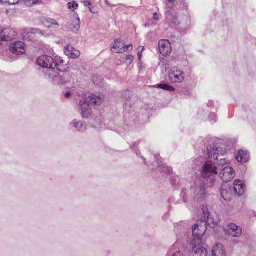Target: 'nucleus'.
Segmentation results:
<instances>
[{"mask_svg": "<svg viewBox=\"0 0 256 256\" xmlns=\"http://www.w3.org/2000/svg\"><path fill=\"white\" fill-rule=\"evenodd\" d=\"M208 160L204 163L202 168V176L206 179V184L208 186L214 185L215 182V176L220 170L219 176L222 182L228 183L230 182L234 177V170L228 166H224L220 159V162L218 160L219 156V148L214 145L210 146L207 148Z\"/></svg>", "mask_w": 256, "mask_h": 256, "instance_id": "f257e3e1", "label": "nucleus"}, {"mask_svg": "<svg viewBox=\"0 0 256 256\" xmlns=\"http://www.w3.org/2000/svg\"><path fill=\"white\" fill-rule=\"evenodd\" d=\"M198 214L200 217V220L197 222V224L193 226L192 232L193 236L200 240L206 231L208 226L213 228L217 226L219 222L218 219H214L210 215L208 207L206 206H204L198 210Z\"/></svg>", "mask_w": 256, "mask_h": 256, "instance_id": "f03ea898", "label": "nucleus"}, {"mask_svg": "<svg viewBox=\"0 0 256 256\" xmlns=\"http://www.w3.org/2000/svg\"><path fill=\"white\" fill-rule=\"evenodd\" d=\"M205 182L198 180L192 186L190 196H187V190L183 188L180 196L185 203L188 202L189 197L195 202H202L206 198Z\"/></svg>", "mask_w": 256, "mask_h": 256, "instance_id": "7ed1b4c3", "label": "nucleus"}, {"mask_svg": "<svg viewBox=\"0 0 256 256\" xmlns=\"http://www.w3.org/2000/svg\"><path fill=\"white\" fill-rule=\"evenodd\" d=\"M36 63L39 66L46 69L44 72L46 76L48 75L50 69L56 68L57 70L62 71L68 68L66 64H64V61L58 56L53 58L48 55L41 56L38 58Z\"/></svg>", "mask_w": 256, "mask_h": 256, "instance_id": "20e7f679", "label": "nucleus"}, {"mask_svg": "<svg viewBox=\"0 0 256 256\" xmlns=\"http://www.w3.org/2000/svg\"><path fill=\"white\" fill-rule=\"evenodd\" d=\"M104 102L103 96H96L92 94L86 100L80 101L78 111L83 118H88L92 112L90 104L98 106Z\"/></svg>", "mask_w": 256, "mask_h": 256, "instance_id": "39448f33", "label": "nucleus"}, {"mask_svg": "<svg viewBox=\"0 0 256 256\" xmlns=\"http://www.w3.org/2000/svg\"><path fill=\"white\" fill-rule=\"evenodd\" d=\"M65 70H58L57 68L50 69L48 72V75L46 76L52 82L56 84H63L68 80V74L64 72Z\"/></svg>", "mask_w": 256, "mask_h": 256, "instance_id": "423d86ee", "label": "nucleus"}, {"mask_svg": "<svg viewBox=\"0 0 256 256\" xmlns=\"http://www.w3.org/2000/svg\"><path fill=\"white\" fill-rule=\"evenodd\" d=\"M36 34H39L46 37L48 34L38 28L31 30H24L22 32V36L24 40L32 42L35 38Z\"/></svg>", "mask_w": 256, "mask_h": 256, "instance_id": "0eeeda50", "label": "nucleus"}, {"mask_svg": "<svg viewBox=\"0 0 256 256\" xmlns=\"http://www.w3.org/2000/svg\"><path fill=\"white\" fill-rule=\"evenodd\" d=\"M16 36V32L12 28L0 30V42L10 41L14 40Z\"/></svg>", "mask_w": 256, "mask_h": 256, "instance_id": "6e6552de", "label": "nucleus"}, {"mask_svg": "<svg viewBox=\"0 0 256 256\" xmlns=\"http://www.w3.org/2000/svg\"><path fill=\"white\" fill-rule=\"evenodd\" d=\"M226 235L234 238H238L242 235V228L233 223H230L227 226L226 228L224 230Z\"/></svg>", "mask_w": 256, "mask_h": 256, "instance_id": "1a4fd4ad", "label": "nucleus"}, {"mask_svg": "<svg viewBox=\"0 0 256 256\" xmlns=\"http://www.w3.org/2000/svg\"><path fill=\"white\" fill-rule=\"evenodd\" d=\"M158 48L160 53L166 56L169 54L172 51L171 44L168 40H162L158 42Z\"/></svg>", "mask_w": 256, "mask_h": 256, "instance_id": "9d476101", "label": "nucleus"}, {"mask_svg": "<svg viewBox=\"0 0 256 256\" xmlns=\"http://www.w3.org/2000/svg\"><path fill=\"white\" fill-rule=\"evenodd\" d=\"M169 78L174 83L182 82L184 80V72L180 70H176L169 74Z\"/></svg>", "mask_w": 256, "mask_h": 256, "instance_id": "9b49d317", "label": "nucleus"}, {"mask_svg": "<svg viewBox=\"0 0 256 256\" xmlns=\"http://www.w3.org/2000/svg\"><path fill=\"white\" fill-rule=\"evenodd\" d=\"M10 51L16 54H22L25 52L24 44V42L18 41L11 45Z\"/></svg>", "mask_w": 256, "mask_h": 256, "instance_id": "f8f14e48", "label": "nucleus"}, {"mask_svg": "<svg viewBox=\"0 0 256 256\" xmlns=\"http://www.w3.org/2000/svg\"><path fill=\"white\" fill-rule=\"evenodd\" d=\"M64 52L70 58H76L80 56V52L70 45H68L64 48Z\"/></svg>", "mask_w": 256, "mask_h": 256, "instance_id": "ddd939ff", "label": "nucleus"}, {"mask_svg": "<svg viewBox=\"0 0 256 256\" xmlns=\"http://www.w3.org/2000/svg\"><path fill=\"white\" fill-rule=\"evenodd\" d=\"M207 250L201 245H195L191 252V256H207Z\"/></svg>", "mask_w": 256, "mask_h": 256, "instance_id": "4468645a", "label": "nucleus"}, {"mask_svg": "<svg viewBox=\"0 0 256 256\" xmlns=\"http://www.w3.org/2000/svg\"><path fill=\"white\" fill-rule=\"evenodd\" d=\"M232 190V188L228 187V184H223L220 190V192L224 200H228L230 198Z\"/></svg>", "mask_w": 256, "mask_h": 256, "instance_id": "2eb2a0df", "label": "nucleus"}, {"mask_svg": "<svg viewBox=\"0 0 256 256\" xmlns=\"http://www.w3.org/2000/svg\"><path fill=\"white\" fill-rule=\"evenodd\" d=\"M236 158L238 162H247L250 159L249 152L247 150H240L238 152Z\"/></svg>", "mask_w": 256, "mask_h": 256, "instance_id": "dca6fc26", "label": "nucleus"}, {"mask_svg": "<svg viewBox=\"0 0 256 256\" xmlns=\"http://www.w3.org/2000/svg\"><path fill=\"white\" fill-rule=\"evenodd\" d=\"M154 157H155L156 160L158 162V166L159 171L160 172L164 174H170L171 172H172V169L171 168L168 166H165L164 164L159 166V164H160L162 162H160V155L156 154L154 156Z\"/></svg>", "mask_w": 256, "mask_h": 256, "instance_id": "f3484780", "label": "nucleus"}, {"mask_svg": "<svg viewBox=\"0 0 256 256\" xmlns=\"http://www.w3.org/2000/svg\"><path fill=\"white\" fill-rule=\"evenodd\" d=\"M212 254L213 256H226V252L223 245L218 244L214 247Z\"/></svg>", "mask_w": 256, "mask_h": 256, "instance_id": "a211bd4d", "label": "nucleus"}, {"mask_svg": "<svg viewBox=\"0 0 256 256\" xmlns=\"http://www.w3.org/2000/svg\"><path fill=\"white\" fill-rule=\"evenodd\" d=\"M70 124L73 125L77 131L84 132L87 127L86 123L82 120H74L72 121Z\"/></svg>", "mask_w": 256, "mask_h": 256, "instance_id": "6ab92c4d", "label": "nucleus"}, {"mask_svg": "<svg viewBox=\"0 0 256 256\" xmlns=\"http://www.w3.org/2000/svg\"><path fill=\"white\" fill-rule=\"evenodd\" d=\"M233 189L238 196H242L244 192V186L242 181L240 180H234Z\"/></svg>", "mask_w": 256, "mask_h": 256, "instance_id": "aec40b11", "label": "nucleus"}, {"mask_svg": "<svg viewBox=\"0 0 256 256\" xmlns=\"http://www.w3.org/2000/svg\"><path fill=\"white\" fill-rule=\"evenodd\" d=\"M80 22L78 16H74L69 28L72 32L76 33L80 29Z\"/></svg>", "mask_w": 256, "mask_h": 256, "instance_id": "412c9836", "label": "nucleus"}, {"mask_svg": "<svg viewBox=\"0 0 256 256\" xmlns=\"http://www.w3.org/2000/svg\"><path fill=\"white\" fill-rule=\"evenodd\" d=\"M159 66H160L162 72H166L170 67L168 61L164 58L160 59L159 62Z\"/></svg>", "mask_w": 256, "mask_h": 256, "instance_id": "4be33fe9", "label": "nucleus"}, {"mask_svg": "<svg viewBox=\"0 0 256 256\" xmlns=\"http://www.w3.org/2000/svg\"><path fill=\"white\" fill-rule=\"evenodd\" d=\"M44 24L48 28H57L59 26L57 22L54 19L51 18H47Z\"/></svg>", "mask_w": 256, "mask_h": 256, "instance_id": "5701e85b", "label": "nucleus"}, {"mask_svg": "<svg viewBox=\"0 0 256 256\" xmlns=\"http://www.w3.org/2000/svg\"><path fill=\"white\" fill-rule=\"evenodd\" d=\"M156 88H162L164 90H166L170 92H174L175 90V88L173 86L166 84H158L156 86Z\"/></svg>", "mask_w": 256, "mask_h": 256, "instance_id": "b1692460", "label": "nucleus"}, {"mask_svg": "<svg viewBox=\"0 0 256 256\" xmlns=\"http://www.w3.org/2000/svg\"><path fill=\"white\" fill-rule=\"evenodd\" d=\"M124 44L120 39H117L115 40V44L113 46V48L114 49L116 52L120 53L119 50H121L120 48L122 47Z\"/></svg>", "mask_w": 256, "mask_h": 256, "instance_id": "393cba45", "label": "nucleus"}, {"mask_svg": "<svg viewBox=\"0 0 256 256\" xmlns=\"http://www.w3.org/2000/svg\"><path fill=\"white\" fill-rule=\"evenodd\" d=\"M173 9L172 7L167 6L166 10L165 12L166 20H172V17L173 15Z\"/></svg>", "mask_w": 256, "mask_h": 256, "instance_id": "a878e982", "label": "nucleus"}, {"mask_svg": "<svg viewBox=\"0 0 256 256\" xmlns=\"http://www.w3.org/2000/svg\"><path fill=\"white\" fill-rule=\"evenodd\" d=\"M132 94V92L130 90H126L122 94V98L126 102H128L130 100Z\"/></svg>", "mask_w": 256, "mask_h": 256, "instance_id": "bb28decb", "label": "nucleus"}, {"mask_svg": "<svg viewBox=\"0 0 256 256\" xmlns=\"http://www.w3.org/2000/svg\"><path fill=\"white\" fill-rule=\"evenodd\" d=\"M166 22L169 23L171 26H177L179 24L176 15L172 16V20H166Z\"/></svg>", "mask_w": 256, "mask_h": 256, "instance_id": "cd10ccee", "label": "nucleus"}, {"mask_svg": "<svg viewBox=\"0 0 256 256\" xmlns=\"http://www.w3.org/2000/svg\"><path fill=\"white\" fill-rule=\"evenodd\" d=\"M24 4L29 6H31L34 4H40L42 0H24Z\"/></svg>", "mask_w": 256, "mask_h": 256, "instance_id": "c85d7f7f", "label": "nucleus"}, {"mask_svg": "<svg viewBox=\"0 0 256 256\" xmlns=\"http://www.w3.org/2000/svg\"><path fill=\"white\" fill-rule=\"evenodd\" d=\"M133 46L132 44H129L126 46H122L120 48L121 50H120V53H122L124 52H126L128 50H132Z\"/></svg>", "mask_w": 256, "mask_h": 256, "instance_id": "c756f323", "label": "nucleus"}, {"mask_svg": "<svg viewBox=\"0 0 256 256\" xmlns=\"http://www.w3.org/2000/svg\"><path fill=\"white\" fill-rule=\"evenodd\" d=\"M67 6L68 9H72V8L76 9L78 7V4L75 1H72V2H69Z\"/></svg>", "mask_w": 256, "mask_h": 256, "instance_id": "7c9ffc66", "label": "nucleus"}, {"mask_svg": "<svg viewBox=\"0 0 256 256\" xmlns=\"http://www.w3.org/2000/svg\"><path fill=\"white\" fill-rule=\"evenodd\" d=\"M180 178L178 176H175L174 178L171 180V183L176 188L179 184Z\"/></svg>", "mask_w": 256, "mask_h": 256, "instance_id": "2f4dec72", "label": "nucleus"}, {"mask_svg": "<svg viewBox=\"0 0 256 256\" xmlns=\"http://www.w3.org/2000/svg\"><path fill=\"white\" fill-rule=\"evenodd\" d=\"M210 120L211 123H215L217 120V117L214 113H211L209 116Z\"/></svg>", "mask_w": 256, "mask_h": 256, "instance_id": "473e14b6", "label": "nucleus"}, {"mask_svg": "<svg viewBox=\"0 0 256 256\" xmlns=\"http://www.w3.org/2000/svg\"><path fill=\"white\" fill-rule=\"evenodd\" d=\"M126 60H128V62L129 64H130L133 62L134 57L132 55L130 54V55H128L126 56Z\"/></svg>", "mask_w": 256, "mask_h": 256, "instance_id": "72a5a7b5", "label": "nucleus"}, {"mask_svg": "<svg viewBox=\"0 0 256 256\" xmlns=\"http://www.w3.org/2000/svg\"><path fill=\"white\" fill-rule=\"evenodd\" d=\"M20 0H8V4L10 5H15L18 4Z\"/></svg>", "mask_w": 256, "mask_h": 256, "instance_id": "f704fd0d", "label": "nucleus"}, {"mask_svg": "<svg viewBox=\"0 0 256 256\" xmlns=\"http://www.w3.org/2000/svg\"><path fill=\"white\" fill-rule=\"evenodd\" d=\"M83 3L85 6L88 7L89 8L90 7H91V6H92V3L88 0L84 1L83 2Z\"/></svg>", "mask_w": 256, "mask_h": 256, "instance_id": "c9c22d12", "label": "nucleus"}, {"mask_svg": "<svg viewBox=\"0 0 256 256\" xmlns=\"http://www.w3.org/2000/svg\"><path fill=\"white\" fill-rule=\"evenodd\" d=\"M171 256H183V254L180 251H178L172 254Z\"/></svg>", "mask_w": 256, "mask_h": 256, "instance_id": "e433bc0d", "label": "nucleus"}, {"mask_svg": "<svg viewBox=\"0 0 256 256\" xmlns=\"http://www.w3.org/2000/svg\"><path fill=\"white\" fill-rule=\"evenodd\" d=\"M153 18L156 20H159V15L158 13L156 12H154V16H153Z\"/></svg>", "mask_w": 256, "mask_h": 256, "instance_id": "4c0bfd02", "label": "nucleus"}, {"mask_svg": "<svg viewBox=\"0 0 256 256\" xmlns=\"http://www.w3.org/2000/svg\"><path fill=\"white\" fill-rule=\"evenodd\" d=\"M89 9L91 12H92L93 14H95L96 12V11L94 7H90Z\"/></svg>", "mask_w": 256, "mask_h": 256, "instance_id": "58836bf2", "label": "nucleus"}, {"mask_svg": "<svg viewBox=\"0 0 256 256\" xmlns=\"http://www.w3.org/2000/svg\"><path fill=\"white\" fill-rule=\"evenodd\" d=\"M144 46H139L138 48V52H142L144 50Z\"/></svg>", "mask_w": 256, "mask_h": 256, "instance_id": "ea45409f", "label": "nucleus"}, {"mask_svg": "<svg viewBox=\"0 0 256 256\" xmlns=\"http://www.w3.org/2000/svg\"><path fill=\"white\" fill-rule=\"evenodd\" d=\"M72 94L70 92H67L65 94V97L66 98H69L71 96Z\"/></svg>", "mask_w": 256, "mask_h": 256, "instance_id": "a19ab883", "label": "nucleus"}, {"mask_svg": "<svg viewBox=\"0 0 256 256\" xmlns=\"http://www.w3.org/2000/svg\"><path fill=\"white\" fill-rule=\"evenodd\" d=\"M142 53L141 52H138V59L140 60L142 58Z\"/></svg>", "mask_w": 256, "mask_h": 256, "instance_id": "79ce46f5", "label": "nucleus"}, {"mask_svg": "<svg viewBox=\"0 0 256 256\" xmlns=\"http://www.w3.org/2000/svg\"><path fill=\"white\" fill-rule=\"evenodd\" d=\"M0 3L2 4H8V0H0Z\"/></svg>", "mask_w": 256, "mask_h": 256, "instance_id": "37998d69", "label": "nucleus"}, {"mask_svg": "<svg viewBox=\"0 0 256 256\" xmlns=\"http://www.w3.org/2000/svg\"><path fill=\"white\" fill-rule=\"evenodd\" d=\"M93 82L94 84L98 85V82H96L94 78L93 79Z\"/></svg>", "mask_w": 256, "mask_h": 256, "instance_id": "c03bdc74", "label": "nucleus"}, {"mask_svg": "<svg viewBox=\"0 0 256 256\" xmlns=\"http://www.w3.org/2000/svg\"><path fill=\"white\" fill-rule=\"evenodd\" d=\"M190 94L189 92H188V90H186V92H184V94H185L186 95V94Z\"/></svg>", "mask_w": 256, "mask_h": 256, "instance_id": "a18cd8bd", "label": "nucleus"}, {"mask_svg": "<svg viewBox=\"0 0 256 256\" xmlns=\"http://www.w3.org/2000/svg\"><path fill=\"white\" fill-rule=\"evenodd\" d=\"M168 0L170 3H172V2H173L174 1V0Z\"/></svg>", "mask_w": 256, "mask_h": 256, "instance_id": "49530a36", "label": "nucleus"}, {"mask_svg": "<svg viewBox=\"0 0 256 256\" xmlns=\"http://www.w3.org/2000/svg\"><path fill=\"white\" fill-rule=\"evenodd\" d=\"M143 158L144 160V163L146 164V162H145V160H146L145 158Z\"/></svg>", "mask_w": 256, "mask_h": 256, "instance_id": "de8ad7c7", "label": "nucleus"}, {"mask_svg": "<svg viewBox=\"0 0 256 256\" xmlns=\"http://www.w3.org/2000/svg\"><path fill=\"white\" fill-rule=\"evenodd\" d=\"M97 78H99V80H100L101 78H100L98 77Z\"/></svg>", "mask_w": 256, "mask_h": 256, "instance_id": "09e8293b", "label": "nucleus"}]
</instances>
